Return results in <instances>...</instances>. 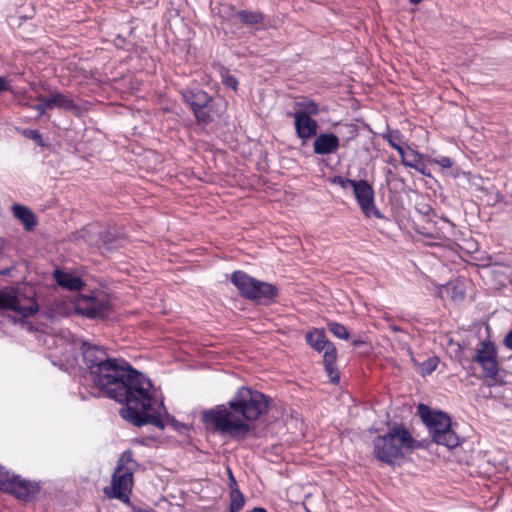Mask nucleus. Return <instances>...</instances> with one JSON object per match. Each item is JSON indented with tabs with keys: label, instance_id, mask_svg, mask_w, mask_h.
Segmentation results:
<instances>
[{
	"label": "nucleus",
	"instance_id": "f257e3e1",
	"mask_svg": "<svg viewBox=\"0 0 512 512\" xmlns=\"http://www.w3.org/2000/svg\"><path fill=\"white\" fill-rule=\"evenodd\" d=\"M123 371L121 376L110 381L102 393L124 404L120 415L133 425L142 427L151 424L164 429L163 418H169V414L150 379L127 362L123 365Z\"/></svg>",
	"mask_w": 512,
	"mask_h": 512
},
{
	"label": "nucleus",
	"instance_id": "f03ea898",
	"mask_svg": "<svg viewBox=\"0 0 512 512\" xmlns=\"http://www.w3.org/2000/svg\"><path fill=\"white\" fill-rule=\"evenodd\" d=\"M270 399L257 390L241 387L227 405H218L202 413V420L213 430L232 438L250 432L248 422L259 419L269 409Z\"/></svg>",
	"mask_w": 512,
	"mask_h": 512
},
{
	"label": "nucleus",
	"instance_id": "7ed1b4c3",
	"mask_svg": "<svg viewBox=\"0 0 512 512\" xmlns=\"http://www.w3.org/2000/svg\"><path fill=\"white\" fill-rule=\"evenodd\" d=\"M81 350L86 368L84 377L100 392H103L112 379L122 375L118 373L124 372L123 365L126 361L109 358L103 347L83 342Z\"/></svg>",
	"mask_w": 512,
	"mask_h": 512
},
{
	"label": "nucleus",
	"instance_id": "20e7f679",
	"mask_svg": "<svg viewBox=\"0 0 512 512\" xmlns=\"http://www.w3.org/2000/svg\"><path fill=\"white\" fill-rule=\"evenodd\" d=\"M417 447L416 441L403 425L391 428L385 435L377 436L373 441L375 457L386 464H394L403 458V450H413Z\"/></svg>",
	"mask_w": 512,
	"mask_h": 512
},
{
	"label": "nucleus",
	"instance_id": "39448f33",
	"mask_svg": "<svg viewBox=\"0 0 512 512\" xmlns=\"http://www.w3.org/2000/svg\"><path fill=\"white\" fill-rule=\"evenodd\" d=\"M137 466L132 451L123 452L112 475L111 486L104 489L105 494L109 498L128 500L133 486V473Z\"/></svg>",
	"mask_w": 512,
	"mask_h": 512
},
{
	"label": "nucleus",
	"instance_id": "423d86ee",
	"mask_svg": "<svg viewBox=\"0 0 512 512\" xmlns=\"http://www.w3.org/2000/svg\"><path fill=\"white\" fill-rule=\"evenodd\" d=\"M230 279L243 297L259 304H269L277 296L278 290L274 285L259 281L243 271H235Z\"/></svg>",
	"mask_w": 512,
	"mask_h": 512
},
{
	"label": "nucleus",
	"instance_id": "0eeeda50",
	"mask_svg": "<svg viewBox=\"0 0 512 512\" xmlns=\"http://www.w3.org/2000/svg\"><path fill=\"white\" fill-rule=\"evenodd\" d=\"M307 343L316 351H324L323 364L330 381L334 384L340 380L339 371L335 366L337 358V349L335 345L328 340L323 329H313L306 333Z\"/></svg>",
	"mask_w": 512,
	"mask_h": 512
},
{
	"label": "nucleus",
	"instance_id": "6e6552de",
	"mask_svg": "<svg viewBox=\"0 0 512 512\" xmlns=\"http://www.w3.org/2000/svg\"><path fill=\"white\" fill-rule=\"evenodd\" d=\"M0 490L27 502L38 494L39 486L37 483L26 480L0 465Z\"/></svg>",
	"mask_w": 512,
	"mask_h": 512
},
{
	"label": "nucleus",
	"instance_id": "1a4fd4ad",
	"mask_svg": "<svg viewBox=\"0 0 512 512\" xmlns=\"http://www.w3.org/2000/svg\"><path fill=\"white\" fill-rule=\"evenodd\" d=\"M481 347L476 350L473 360L478 363L484 373V377L489 380V385L501 384L503 382L499 375L497 362V351L491 342H481Z\"/></svg>",
	"mask_w": 512,
	"mask_h": 512
},
{
	"label": "nucleus",
	"instance_id": "9d476101",
	"mask_svg": "<svg viewBox=\"0 0 512 512\" xmlns=\"http://www.w3.org/2000/svg\"><path fill=\"white\" fill-rule=\"evenodd\" d=\"M0 310H12L22 318L32 316L38 311V304L33 298L25 297L13 290H0Z\"/></svg>",
	"mask_w": 512,
	"mask_h": 512
},
{
	"label": "nucleus",
	"instance_id": "9b49d317",
	"mask_svg": "<svg viewBox=\"0 0 512 512\" xmlns=\"http://www.w3.org/2000/svg\"><path fill=\"white\" fill-rule=\"evenodd\" d=\"M181 95L184 102L191 107L198 122L209 123L212 120L210 115L212 98L205 91L187 88L181 91Z\"/></svg>",
	"mask_w": 512,
	"mask_h": 512
},
{
	"label": "nucleus",
	"instance_id": "f8f14e48",
	"mask_svg": "<svg viewBox=\"0 0 512 512\" xmlns=\"http://www.w3.org/2000/svg\"><path fill=\"white\" fill-rule=\"evenodd\" d=\"M352 189L355 199L366 217L383 218L374 203V189L366 180H357Z\"/></svg>",
	"mask_w": 512,
	"mask_h": 512
},
{
	"label": "nucleus",
	"instance_id": "ddd939ff",
	"mask_svg": "<svg viewBox=\"0 0 512 512\" xmlns=\"http://www.w3.org/2000/svg\"><path fill=\"white\" fill-rule=\"evenodd\" d=\"M417 411L422 421L429 428L432 438L451 426L450 417L442 411H432L424 404H419Z\"/></svg>",
	"mask_w": 512,
	"mask_h": 512
},
{
	"label": "nucleus",
	"instance_id": "4468645a",
	"mask_svg": "<svg viewBox=\"0 0 512 512\" xmlns=\"http://www.w3.org/2000/svg\"><path fill=\"white\" fill-rule=\"evenodd\" d=\"M75 310L79 315L90 319L105 318L110 313V304L105 299L83 297L76 303Z\"/></svg>",
	"mask_w": 512,
	"mask_h": 512
},
{
	"label": "nucleus",
	"instance_id": "2eb2a0df",
	"mask_svg": "<svg viewBox=\"0 0 512 512\" xmlns=\"http://www.w3.org/2000/svg\"><path fill=\"white\" fill-rule=\"evenodd\" d=\"M340 147V140L333 133H321L315 136L313 151L317 155L334 154Z\"/></svg>",
	"mask_w": 512,
	"mask_h": 512
},
{
	"label": "nucleus",
	"instance_id": "dca6fc26",
	"mask_svg": "<svg viewBox=\"0 0 512 512\" xmlns=\"http://www.w3.org/2000/svg\"><path fill=\"white\" fill-rule=\"evenodd\" d=\"M297 136L305 143L308 139L317 135L318 123L311 117L304 115H292Z\"/></svg>",
	"mask_w": 512,
	"mask_h": 512
},
{
	"label": "nucleus",
	"instance_id": "f3484780",
	"mask_svg": "<svg viewBox=\"0 0 512 512\" xmlns=\"http://www.w3.org/2000/svg\"><path fill=\"white\" fill-rule=\"evenodd\" d=\"M54 278L59 286L69 291H78L84 285L80 277L60 270H55Z\"/></svg>",
	"mask_w": 512,
	"mask_h": 512
},
{
	"label": "nucleus",
	"instance_id": "a211bd4d",
	"mask_svg": "<svg viewBox=\"0 0 512 512\" xmlns=\"http://www.w3.org/2000/svg\"><path fill=\"white\" fill-rule=\"evenodd\" d=\"M13 215L24 225L25 230L32 231L36 224L35 214L26 206L14 204L12 206Z\"/></svg>",
	"mask_w": 512,
	"mask_h": 512
},
{
	"label": "nucleus",
	"instance_id": "6ab92c4d",
	"mask_svg": "<svg viewBox=\"0 0 512 512\" xmlns=\"http://www.w3.org/2000/svg\"><path fill=\"white\" fill-rule=\"evenodd\" d=\"M48 98L52 109L58 108L66 111H74L78 108L69 95L59 91L51 92Z\"/></svg>",
	"mask_w": 512,
	"mask_h": 512
},
{
	"label": "nucleus",
	"instance_id": "aec40b11",
	"mask_svg": "<svg viewBox=\"0 0 512 512\" xmlns=\"http://www.w3.org/2000/svg\"><path fill=\"white\" fill-rule=\"evenodd\" d=\"M432 439L435 443H437L439 445H443L449 449L455 448L459 445V437L452 430L451 426L449 428L443 430L437 436H434V438H432Z\"/></svg>",
	"mask_w": 512,
	"mask_h": 512
},
{
	"label": "nucleus",
	"instance_id": "412c9836",
	"mask_svg": "<svg viewBox=\"0 0 512 512\" xmlns=\"http://www.w3.org/2000/svg\"><path fill=\"white\" fill-rule=\"evenodd\" d=\"M235 15L238 17V19L246 25H255V24H261L263 23L265 19V15L259 11H251V10H242V11H236Z\"/></svg>",
	"mask_w": 512,
	"mask_h": 512
},
{
	"label": "nucleus",
	"instance_id": "4be33fe9",
	"mask_svg": "<svg viewBox=\"0 0 512 512\" xmlns=\"http://www.w3.org/2000/svg\"><path fill=\"white\" fill-rule=\"evenodd\" d=\"M295 112L292 115H304L311 117V115L319 114V106L314 101H303L295 103Z\"/></svg>",
	"mask_w": 512,
	"mask_h": 512
},
{
	"label": "nucleus",
	"instance_id": "5701e85b",
	"mask_svg": "<svg viewBox=\"0 0 512 512\" xmlns=\"http://www.w3.org/2000/svg\"><path fill=\"white\" fill-rule=\"evenodd\" d=\"M29 100H30V98H27V101L22 102L21 104L24 106H28V107L32 108L33 110H35L37 112V118H41L42 116H44L46 114L47 110H52L48 97H45L43 95H38L36 97V100L38 101V103L35 105H30L28 102Z\"/></svg>",
	"mask_w": 512,
	"mask_h": 512
},
{
	"label": "nucleus",
	"instance_id": "b1692460",
	"mask_svg": "<svg viewBox=\"0 0 512 512\" xmlns=\"http://www.w3.org/2000/svg\"><path fill=\"white\" fill-rule=\"evenodd\" d=\"M402 164L406 167L414 168L424 174V164L422 162L421 155L412 149H410L408 154L403 157Z\"/></svg>",
	"mask_w": 512,
	"mask_h": 512
},
{
	"label": "nucleus",
	"instance_id": "393cba45",
	"mask_svg": "<svg viewBox=\"0 0 512 512\" xmlns=\"http://www.w3.org/2000/svg\"><path fill=\"white\" fill-rule=\"evenodd\" d=\"M328 330L337 338L342 340L349 339V331L348 329L338 322L330 321L327 323Z\"/></svg>",
	"mask_w": 512,
	"mask_h": 512
},
{
	"label": "nucleus",
	"instance_id": "a878e982",
	"mask_svg": "<svg viewBox=\"0 0 512 512\" xmlns=\"http://www.w3.org/2000/svg\"><path fill=\"white\" fill-rule=\"evenodd\" d=\"M245 504L241 491H230V512H239Z\"/></svg>",
	"mask_w": 512,
	"mask_h": 512
},
{
	"label": "nucleus",
	"instance_id": "bb28decb",
	"mask_svg": "<svg viewBox=\"0 0 512 512\" xmlns=\"http://www.w3.org/2000/svg\"><path fill=\"white\" fill-rule=\"evenodd\" d=\"M447 292L450 295L451 299L455 302H459L464 300L465 291L463 289V285L459 283L448 284Z\"/></svg>",
	"mask_w": 512,
	"mask_h": 512
},
{
	"label": "nucleus",
	"instance_id": "cd10ccee",
	"mask_svg": "<svg viewBox=\"0 0 512 512\" xmlns=\"http://www.w3.org/2000/svg\"><path fill=\"white\" fill-rule=\"evenodd\" d=\"M383 139L386 140L391 147L395 144L404 143L403 135L399 130H388L382 135Z\"/></svg>",
	"mask_w": 512,
	"mask_h": 512
},
{
	"label": "nucleus",
	"instance_id": "c85d7f7f",
	"mask_svg": "<svg viewBox=\"0 0 512 512\" xmlns=\"http://www.w3.org/2000/svg\"><path fill=\"white\" fill-rule=\"evenodd\" d=\"M330 181H331V183L338 185L343 189H347L348 187L353 188V186L357 180H352V179L344 178L342 176L337 175V176L332 177Z\"/></svg>",
	"mask_w": 512,
	"mask_h": 512
},
{
	"label": "nucleus",
	"instance_id": "c756f323",
	"mask_svg": "<svg viewBox=\"0 0 512 512\" xmlns=\"http://www.w3.org/2000/svg\"><path fill=\"white\" fill-rule=\"evenodd\" d=\"M22 134L28 138V139H31L33 141H35L37 143V145L39 146H43L44 145V141H43V137L42 135L39 133L38 130H33V129H25L23 130Z\"/></svg>",
	"mask_w": 512,
	"mask_h": 512
},
{
	"label": "nucleus",
	"instance_id": "7c9ffc66",
	"mask_svg": "<svg viewBox=\"0 0 512 512\" xmlns=\"http://www.w3.org/2000/svg\"><path fill=\"white\" fill-rule=\"evenodd\" d=\"M223 83L225 84V86L231 88L232 90H234V91L237 90L238 81L234 76H232V75L224 76Z\"/></svg>",
	"mask_w": 512,
	"mask_h": 512
},
{
	"label": "nucleus",
	"instance_id": "2f4dec72",
	"mask_svg": "<svg viewBox=\"0 0 512 512\" xmlns=\"http://www.w3.org/2000/svg\"><path fill=\"white\" fill-rule=\"evenodd\" d=\"M436 164L441 166L442 168H450L453 165V160L447 156H441L434 160Z\"/></svg>",
	"mask_w": 512,
	"mask_h": 512
},
{
	"label": "nucleus",
	"instance_id": "473e14b6",
	"mask_svg": "<svg viewBox=\"0 0 512 512\" xmlns=\"http://www.w3.org/2000/svg\"><path fill=\"white\" fill-rule=\"evenodd\" d=\"M436 366H437V360L434 358H430L423 363V369L427 373H431L432 371H434L436 369Z\"/></svg>",
	"mask_w": 512,
	"mask_h": 512
},
{
	"label": "nucleus",
	"instance_id": "72a5a7b5",
	"mask_svg": "<svg viewBox=\"0 0 512 512\" xmlns=\"http://www.w3.org/2000/svg\"><path fill=\"white\" fill-rule=\"evenodd\" d=\"M227 473H228V477H229V488H230V491H240L239 488H238V484L236 482V479L231 471L230 468H227Z\"/></svg>",
	"mask_w": 512,
	"mask_h": 512
},
{
	"label": "nucleus",
	"instance_id": "f704fd0d",
	"mask_svg": "<svg viewBox=\"0 0 512 512\" xmlns=\"http://www.w3.org/2000/svg\"><path fill=\"white\" fill-rule=\"evenodd\" d=\"M64 351L65 352H64L63 356H64L66 361H69L70 356H73V354H74V347H73V345L66 343Z\"/></svg>",
	"mask_w": 512,
	"mask_h": 512
},
{
	"label": "nucleus",
	"instance_id": "c9c22d12",
	"mask_svg": "<svg viewBox=\"0 0 512 512\" xmlns=\"http://www.w3.org/2000/svg\"><path fill=\"white\" fill-rule=\"evenodd\" d=\"M403 144H404V143H399V144L397 143V144H395V145L392 147V148H394V149H395V150L400 154V156H401V161L403 160V157H405V156L408 154V152H406V151L404 150V148H403Z\"/></svg>",
	"mask_w": 512,
	"mask_h": 512
},
{
	"label": "nucleus",
	"instance_id": "e433bc0d",
	"mask_svg": "<svg viewBox=\"0 0 512 512\" xmlns=\"http://www.w3.org/2000/svg\"><path fill=\"white\" fill-rule=\"evenodd\" d=\"M403 144H404V143H399V144L397 143V144H395V145L392 147V148H394V149H395V150L400 154V156H401V161L403 160V157H405V156L408 154V152H406V151L404 150V148H403Z\"/></svg>",
	"mask_w": 512,
	"mask_h": 512
},
{
	"label": "nucleus",
	"instance_id": "4c0bfd02",
	"mask_svg": "<svg viewBox=\"0 0 512 512\" xmlns=\"http://www.w3.org/2000/svg\"><path fill=\"white\" fill-rule=\"evenodd\" d=\"M8 90H10L8 81L4 77L0 76V93Z\"/></svg>",
	"mask_w": 512,
	"mask_h": 512
},
{
	"label": "nucleus",
	"instance_id": "58836bf2",
	"mask_svg": "<svg viewBox=\"0 0 512 512\" xmlns=\"http://www.w3.org/2000/svg\"><path fill=\"white\" fill-rule=\"evenodd\" d=\"M504 344L507 348L512 350V330L505 336Z\"/></svg>",
	"mask_w": 512,
	"mask_h": 512
},
{
	"label": "nucleus",
	"instance_id": "ea45409f",
	"mask_svg": "<svg viewBox=\"0 0 512 512\" xmlns=\"http://www.w3.org/2000/svg\"><path fill=\"white\" fill-rule=\"evenodd\" d=\"M48 339L51 340L53 342V344H57L58 342H60V345L64 344V340L62 338H56L54 336H49Z\"/></svg>",
	"mask_w": 512,
	"mask_h": 512
},
{
	"label": "nucleus",
	"instance_id": "a19ab883",
	"mask_svg": "<svg viewBox=\"0 0 512 512\" xmlns=\"http://www.w3.org/2000/svg\"><path fill=\"white\" fill-rule=\"evenodd\" d=\"M389 328L393 331V332H402V328L395 325V324H389Z\"/></svg>",
	"mask_w": 512,
	"mask_h": 512
},
{
	"label": "nucleus",
	"instance_id": "79ce46f5",
	"mask_svg": "<svg viewBox=\"0 0 512 512\" xmlns=\"http://www.w3.org/2000/svg\"><path fill=\"white\" fill-rule=\"evenodd\" d=\"M364 343H365V341H363L361 339H354L352 342V345L354 347H359V346H362Z\"/></svg>",
	"mask_w": 512,
	"mask_h": 512
},
{
	"label": "nucleus",
	"instance_id": "37998d69",
	"mask_svg": "<svg viewBox=\"0 0 512 512\" xmlns=\"http://www.w3.org/2000/svg\"><path fill=\"white\" fill-rule=\"evenodd\" d=\"M430 211V207L429 206H426L425 207V211H422L424 214H428Z\"/></svg>",
	"mask_w": 512,
	"mask_h": 512
},
{
	"label": "nucleus",
	"instance_id": "c03bdc74",
	"mask_svg": "<svg viewBox=\"0 0 512 512\" xmlns=\"http://www.w3.org/2000/svg\"><path fill=\"white\" fill-rule=\"evenodd\" d=\"M412 4H419L421 0H409Z\"/></svg>",
	"mask_w": 512,
	"mask_h": 512
},
{
	"label": "nucleus",
	"instance_id": "a18cd8bd",
	"mask_svg": "<svg viewBox=\"0 0 512 512\" xmlns=\"http://www.w3.org/2000/svg\"><path fill=\"white\" fill-rule=\"evenodd\" d=\"M384 319H385L386 321H390V320H391V318H390V317H388V316L384 317Z\"/></svg>",
	"mask_w": 512,
	"mask_h": 512
}]
</instances>
